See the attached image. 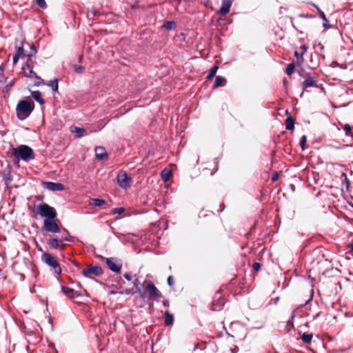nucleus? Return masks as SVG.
<instances>
[{"instance_id":"11","label":"nucleus","mask_w":353,"mask_h":353,"mask_svg":"<svg viewBox=\"0 0 353 353\" xmlns=\"http://www.w3.org/2000/svg\"><path fill=\"white\" fill-rule=\"evenodd\" d=\"M43 186L46 189L54 192L62 191L65 189L64 185L60 183L45 182Z\"/></svg>"},{"instance_id":"47","label":"nucleus","mask_w":353,"mask_h":353,"mask_svg":"<svg viewBox=\"0 0 353 353\" xmlns=\"http://www.w3.org/2000/svg\"><path fill=\"white\" fill-rule=\"evenodd\" d=\"M3 70L1 67H0V81H1V77L3 76Z\"/></svg>"},{"instance_id":"41","label":"nucleus","mask_w":353,"mask_h":353,"mask_svg":"<svg viewBox=\"0 0 353 353\" xmlns=\"http://www.w3.org/2000/svg\"><path fill=\"white\" fill-rule=\"evenodd\" d=\"M252 268L255 271H259L261 269V264L259 263L255 262L253 263Z\"/></svg>"},{"instance_id":"3","label":"nucleus","mask_w":353,"mask_h":353,"mask_svg":"<svg viewBox=\"0 0 353 353\" xmlns=\"http://www.w3.org/2000/svg\"><path fill=\"white\" fill-rule=\"evenodd\" d=\"M142 286L143 289L140 294L141 297L145 298L146 295H148L150 299L154 300L162 296L161 292L152 282L145 280Z\"/></svg>"},{"instance_id":"9","label":"nucleus","mask_w":353,"mask_h":353,"mask_svg":"<svg viewBox=\"0 0 353 353\" xmlns=\"http://www.w3.org/2000/svg\"><path fill=\"white\" fill-rule=\"evenodd\" d=\"M117 183L121 188L126 189L130 185L131 179L125 172L121 171L117 175Z\"/></svg>"},{"instance_id":"36","label":"nucleus","mask_w":353,"mask_h":353,"mask_svg":"<svg viewBox=\"0 0 353 353\" xmlns=\"http://www.w3.org/2000/svg\"><path fill=\"white\" fill-rule=\"evenodd\" d=\"M37 5L42 8H46L47 7V4L45 1V0H36Z\"/></svg>"},{"instance_id":"5","label":"nucleus","mask_w":353,"mask_h":353,"mask_svg":"<svg viewBox=\"0 0 353 353\" xmlns=\"http://www.w3.org/2000/svg\"><path fill=\"white\" fill-rule=\"evenodd\" d=\"M41 259L45 263L50 266L54 270V274H60L61 273V269L59 263L52 255L48 253H43Z\"/></svg>"},{"instance_id":"22","label":"nucleus","mask_w":353,"mask_h":353,"mask_svg":"<svg viewBox=\"0 0 353 353\" xmlns=\"http://www.w3.org/2000/svg\"><path fill=\"white\" fill-rule=\"evenodd\" d=\"M91 204L95 207H101L105 204V201L101 199H92Z\"/></svg>"},{"instance_id":"18","label":"nucleus","mask_w":353,"mask_h":353,"mask_svg":"<svg viewBox=\"0 0 353 353\" xmlns=\"http://www.w3.org/2000/svg\"><path fill=\"white\" fill-rule=\"evenodd\" d=\"M226 83V79L221 76H216L213 88H216L220 86H223Z\"/></svg>"},{"instance_id":"44","label":"nucleus","mask_w":353,"mask_h":353,"mask_svg":"<svg viewBox=\"0 0 353 353\" xmlns=\"http://www.w3.org/2000/svg\"><path fill=\"white\" fill-rule=\"evenodd\" d=\"M319 12H320L321 17V18H322L325 21L327 22V18H326L325 14H324V12H322V11H320V10H319Z\"/></svg>"},{"instance_id":"21","label":"nucleus","mask_w":353,"mask_h":353,"mask_svg":"<svg viewBox=\"0 0 353 353\" xmlns=\"http://www.w3.org/2000/svg\"><path fill=\"white\" fill-rule=\"evenodd\" d=\"M294 128V121L292 117H288L285 120V128L288 130H293Z\"/></svg>"},{"instance_id":"56","label":"nucleus","mask_w":353,"mask_h":353,"mask_svg":"<svg viewBox=\"0 0 353 353\" xmlns=\"http://www.w3.org/2000/svg\"><path fill=\"white\" fill-rule=\"evenodd\" d=\"M352 252H353V245H352V248H351Z\"/></svg>"},{"instance_id":"4","label":"nucleus","mask_w":353,"mask_h":353,"mask_svg":"<svg viewBox=\"0 0 353 353\" xmlns=\"http://www.w3.org/2000/svg\"><path fill=\"white\" fill-rule=\"evenodd\" d=\"M37 211L41 217L46 218L45 219H55L57 215L56 210L45 203L38 205Z\"/></svg>"},{"instance_id":"52","label":"nucleus","mask_w":353,"mask_h":353,"mask_svg":"<svg viewBox=\"0 0 353 353\" xmlns=\"http://www.w3.org/2000/svg\"><path fill=\"white\" fill-rule=\"evenodd\" d=\"M117 292L113 291V290L110 292V294H117Z\"/></svg>"},{"instance_id":"7","label":"nucleus","mask_w":353,"mask_h":353,"mask_svg":"<svg viewBox=\"0 0 353 353\" xmlns=\"http://www.w3.org/2000/svg\"><path fill=\"white\" fill-rule=\"evenodd\" d=\"M105 263L108 268L116 273H119L122 268V263L116 258H105Z\"/></svg>"},{"instance_id":"24","label":"nucleus","mask_w":353,"mask_h":353,"mask_svg":"<svg viewBox=\"0 0 353 353\" xmlns=\"http://www.w3.org/2000/svg\"><path fill=\"white\" fill-rule=\"evenodd\" d=\"M302 341L307 344H310L312 339V334L304 333L301 336Z\"/></svg>"},{"instance_id":"13","label":"nucleus","mask_w":353,"mask_h":353,"mask_svg":"<svg viewBox=\"0 0 353 353\" xmlns=\"http://www.w3.org/2000/svg\"><path fill=\"white\" fill-rule=\"evenodd\" d=\"M22 70H23V73L24 76H26V77L30 78V77H34L38 79H40V78L38 77L37 73H35L32 70V68L30 67V65L28 63L23 65V66L22 67Z\"/></svg>"},{"instance_id":"25","label":"nucleus","mask_w":353,"mask_h":353,"mask_svg":"<svg viewBox=\"0 0 353 353\" xmlns=\"http://www.w3.org/2000/svg\"><path fill=\"white\" fill-rule=\"evenodd\" d=\"M72 132L76 134L77 137H81L84 135L85 129L82 128L74 127Z\"/></svg>"},{"instance_id":"45","label":"nucleus","mask_w":353,"mask_h":353,"mask_svg":"<svg viewBox=\"0 0 353 353\" xmlns=\"http://www.w3.org/2000/svg\"><path fill=\"white\" fill-rule=\"evenodd\" d=\"M19 58H20L19 57H18L17 55H16L14 54V55L13 56V63L16 64L18 62Z\"/></svg>"},{"instance_id":"42","label":"nucleus","mask_w":353,"mask_h":353,"mask_svg":"<svg viewBox=\"0 0 353 353\" xmlns=\"http://www.w3.org/2000/svg\"><path fill=\"white\" fill-rule=\"evenodd\" d=\"M123 277L128 281H131L132 279V276L129 273L124 274Z\"/></svg>"},{"instance_id":"20","label":"nucleus","mask_w":353,"mask_h":353,"mask_svg":"<svg viewBox=\"0 0 353 353\" xmlns=\"http://www.w3.org/2000/svg\"><path fill=\"white\" fill-rule=\"evenodd\" d=\"M161 176L164 181H167L172 176V171L165 168L161 172Z\"/></svg>"},{"instance_id":"27","label":"nucleus","mask_w":353,"mask_h":353,"mask_svg":"<svg viewBox=\"0 0 353 353\" xmlns=\"http://www.w3.org/2000/svg\"><path fill=\"white\" fill-rule=\"evenodd\" d=\"M218 68H219L216 65L213 66L210 69V72H209V73H208V74L207 76V79L209 80V79H211L212 77H214L215 76L216 73V71H217Z\"/></svg>"},{"instance_id":"23","label":"nucleus","mask_w":353,"mask_h":353,"mask_svg":"<svg viewBox=\"0 0 353 353\" xmlns=\"http://www.w3.org/2000/svg\"><path fill=\"white\" fill-rule=\"evenodd\" d=\"M294 56L296 57V65H301L304 62L303 56L300 54L299 52L297 50L294 52Z\"/></svg>"},{"instance_id":"40","label":"nucleus","mask_w":353,"mask_h":353,"mask_svg":"<svg viewBox=\"0 0 353 353\" xmlns=\"http://www.w3.org/2000/svg\"><path fill=\"white\" fill-rule=\"evenodd\" d=\"M16 55H17L18 57H21L23 55V49L22 47H19L16 50V53H15Z\"/></svg>"},{"instance_id":"34","label":"nucleus","mask_w":353,"mask_h":353,"mask_svg":"<svg viewBox=\"0 0 353 353\" xmlns=\"http://www.w3.org/2000/svg\"><path fill=\"white\" fill-rule=\"evenodd\" d=\"M125 211V209L123 208H114L112 210V213L114 214H122L123 212Z\"/></svg>"},{"instance_id":"54","label":"nucleus","mask_w":353,"mask_h":353,"mask_svg":"<svg viewBox=\"0 0 353 353\" xmlns=\"http://www.w3.org/2000/svg\"><path fill=\"white\" fill-rule=\"evenodd\" d=\"M342 176H344L345 180L347 181V176H346V174L345 173H343Z\"/></svg>"},{"instance_id":"38","label":"nucleus","mask_w":353,"mask_h":353,"mask_svg":"<svg viewBox=\"0 0 353 353\" xmlns=\"http://www.w3.org/2000/svg\"><path fill=\"white\" fill-rule=\"evenodd\" d=\"M31 52L28 55V61L30 59V58L37 53L36 48L34 46L32 45L31 47Z\"/></svg>"},{"instance_id":"16","label":"nucleus","mask_w":353,"mask_h":353,"mask_svg":"<svg viewBox=\"0 0 353 353\" xmlns=\"http://www.w3.org/2000/svg\"><path fill=\"white\" fill-rule=\"evenodd\" d=\"M61 290L62 292L70 298H74L77 295V293L69 287L62 286Z\"/></svg>"},{"instance_id":"14","label":"nucleus","mask_w":353,"mask_h":353,"mask_svg":"<svg viewBox=\"0 0 353 353\" xmlns=\"http://www.w3.org/2000/svg\"><path fill=\"white\" fill-rule=\"evenodd\" d=\"M95 155L98 160L103 161L108 159V154L105 149L101 146H97L95 148Z\"/></svg>"},{"instance_id":"10","label":"nucleus","mask_w":353,"mask_h":353,"mask_svg":"<svg viewBox=\"0 0 353 353\" xmlns=\"http://www.w3.org/2000/svg\"><path fill=\"white\" fill-rule=\"evenodd\" d=\"M63 239L50 237L48 240V245L51 249H59L62 251L65 248V244H63Z\"/></svg>"},{"instance_id":"19","label":"nucleus","mask_w":353,"mask_h":353,"mask_svg":"<svg viewBox=\"0 0 353 353\" xmlns=\"http://www.w3.org/2000/svg\"><path fill=\"white\" fill-rule=\"evenodd\" d=\"M32 97L33 99L39 102L40 104L44 103V100L42 98L41 93L39 91H33L32 92Z\"/></svg>"},{"instance_id":"6","label":"nucleus","mask_w":353,"mask_h":353,"mask_svg":"<svg viewBox=\"0 0 353 353\" xmlns=\"http://www.w3.org/2000/svg\"><path fill=\"white\" fill-rule=\"evenodd\" d=\"M43 230L52 233H58L60 232V228L54 221V219H48L43 221Z\"/></svg>"},{"instance_id":"33","label":"nucleus","mask_w":353,"mask_h":353,"mask_svg":"<svg viewBox=\"0 0 353 353\" xmlns=\"http://www.w3.org/2000/svg\"><path fill=\"white\" fill-rule=\"evenodd\" d=\"M74 70L77 73L81 74L83 72L85 69L83 66L74 65Z\"/></svg>"},{"instance_id":"32","label":"nucleus","mask_w":353,"mask_h":353,"mask_svg":"<svg viewBox=\"0 0 353 353\" xmlns=\"http://www.w3.org/2000/svg\"><path fill=\"white\" fill-rule=\"evenodd\" d=\"M343 129L345 132L346 135H347V136L352 135V127L350 125H348V124L345 125Z\"/></svg>"},{"instance_id":"39","label":"nucleus","mask_w":353,"mask_h":353,"mask_svg":"<svg viewBox=\"0 0 353 353\" xmlns=\"http://www.w3.org/2000/svg\"><path fill=\"white\" fill-rule=\"evenodd\" d=\"M120 294H134L136 293V291L133 289H126L123 292H120Z\"/></svg>"},{"instance_id":"37","label":"nucleus","mask_w":353,"mask_h":353,"mask_svg":"<svg viewBox=\"0 0 353 353\" xmlns=\"http://www.w3.org/2000/svg\"><path fill=\"white\" fill-rule=\"evenodd\" d=\"M307 47L305 46V45H302L299 49V52L300 53V54L303 55L307 52Z\"/></svg>"},{"instance_id":"35","label":"nucleus","mask_w":353,"mask_h":353,"mask_svg":"<svg viewBox=\"0 0 353 353\" xmlns=\"http://www.w3.org/2000/svg\"><path fill=\"white\" fill-rule=\"evenodd\" d=\"M306 141H307V137L305 135H303L301 137V141H300V145H301V147L303 150L305 148V144L306 143Z\"/></svg>"},{"instance_id":"8","label":"nucleus","mask_w":353,"mask_h":353,"mask_svg":"<svg viewBox=\"0 0 353 353\" xmlns=\"http://www.w3.org/2000/svg\"><path fill=\"white\" fill-rule=\"evenodd\" d=\"M84 276L91 278L92 276H99L103 274V270L100 266H90L82 270Z\"/></svg>"},{"instance_id":"12","label":"nucleus","mask_w":353,"mask_h":353,"mask_svg":"<svg viewBox=\"0 0 353 353\" xmlns=\"http://www.w3.org/2000/svg\"><path fill=\"white\" fill-rule=\"evenodd\" d=\"M232 2V0H222L221 7L219 12L221 15H225L226 14H228L230 10Z\"/></svg>"},{"instance_id":"31","label":"nucleus","mask_w":353,"mask_h":353,"mask_svg":"<svg viewBox=\"0 0 353 353\" xmlns=\"http://www.w3.org/2000/svg\"><path fill=\"white\" fill-rule=\"evenodd\" d=\"M49 85L51 87L53 91H57L58 90V81L57 79H54L53 81H51Z\"/></svg>"},{"instance_id":"50","label":"nucleus","mask_w":353,"mask_h":353,"mask_svg":"<svg viewBox=\"0 0 353 353\" xmlns=\"http://www.w3.org/2000/svg\"><path fill=\"white\" fill-rule=\"evenodd\" d=\"M237 350H238L237 347H235L234 349L232 350V353H236L237 352Z\"/></svg>"},{"instance_id":"29","label":"nucleus","mask_w":353,"mask_h":353,"mask_svg":"<svg viewBox=\"0 0 353 353\" xmlns=\"http://www.w3.org/2000/svg\"><path fill=\"white\" fill-rule=\"evenodd\" d=\"M163 26L167 30H172L175 28V23L174 21H166Z\"/></svg>"},{"instance_id":"48","label":"nucleus","mask_w":353,"mask_h":353,"mask_svg":"<svg viewBox=\"0 0 353 353\" xmlns=\"http://www.w3.org/2000/svg\"><path fill=\"white\" fill-rule=\"evenodd\" d=\"M163 304L164 306H168L169 301L168 300H164L163 302Z\"/></svg>"},{"instance_id":"15","label":"nucleus","mask_w":353,"mask_h":353,"mask_svg":"<svg viewBox=\"0 0 353 353\" xmlns=\"http://www.w3.org/2000/svg\"><path fill=\"white\" fill-rule=\"evenodd\" d=\"M316 83L317 81L315 78L307 77L303 82L302 87L303 89H306L310 87H315L316 86Z\"/></svg>"},{"instance_id":"55","label":"nucleus","mask_w":353,"mask_h":353,"mask_svg":"<svg viewBox=\"0 0 353 353\" xmlns=\"http://www.w3.org/2000/svg\"><path fill=\"white\" fill-rule=\"evenodd\" d=\"M224 208H225V206L223 205V208H222V209H221L220 212L223 211V209H224Z\"/></svg>"},{"instance_id":"2","label":"nucleus","mask_w":353,"mask_h":353,"mask_svg":"<svg viewBox=\"0 0 353 353\" xmlns=\"http://www.w3.org/2000/svg\"><path fill=\"white\" fill-rule=\"evenodd\" d=\"M34 103L28 101H21L17 105V116L19 120H24L29 117L34 110Z\"/></svg>"},{"instance_id":"46","label":"nucleus","mask_w":353,"mask_h":353,"mask_svg":"<svg viewBox=\"0 0 353 353\" xmlns=\"http://www.w3.org/2000/svg\"><path fill=\"white\" fill-rule=\"evenodd\" d=\"M12 85V83L10 84V85H7L5 88H4V92H8L10 87Z\"/></svg>"},{"instance_id":"43","label":"nucleus","mask_w":353,"mask_h":353,"mask_svg":"<svg viewBox=\"0 0 353 353\" xmlns=\"http://www.w3.org/2000/svg\"><path fill=\"white\" fill-rule=\"evenodd\" d=\"M168 283L170 286H172L174 283L173 279L171 276H168Z\"/></svg>"},{"instance_id":"53","label":"nucleus","mask_w":353,"mask_h":353,"mask_svg":"<svg viewBox=\"0 0 353 353\" xmlns=\"http://www.w3.org/2000/svg\"><path fill=\"white\" fill-rule=\"evenodd\" d=\"M40 83H41V82H39V81L35 82L34 85L39 86L40 85Z\"/></svg>"},{"instance_id":"49","label":"nucleus","mask_w":353,"mask_h":353,"mask_svg":"<svg viewBox=\"0 0 353 353\" xmlns=\"http://www.w3.org/2000/svg\"><path fill=\"white\" fill-rule=\"evenodd\" d=\"M278 179V176L275 175L272 176V181H276Z\"/></svg>"},{"instance_id":"1","label":"nucleus","mask_w":353,"mask_h":353,"mask_svg":"<svg viewBox=\"0 0 353 353\" xmlns=\"http://www.w3.org/2000/svg\"><path fill=\"white\" fill-rule=\"evenodd\" d=\"M12 154L14 156L15 163H18L20 160L28 162L34 159L33 150L26 145H21L12 148Z\"/></svg>"},{"instance_id":"28","label":"nucleus","mask_w":353,"mask_h":353,"mask_svg":"<svg viewBox=\"0 0 353 353\" xmlns=\"http://www.w3.org/2000/svg\"><path fill=\"white\" fill-rule=\"evenodd\" d=\"M133 285L136 288V292L139 293V294H141V291H142V289L139 286L140 285V281L138 279H135L134 281H133Z\"/></svg>"},{"instance_id":"30","label":"nucleus","mask_w":353,"mask_h":353,"mask_svg":"<svg viewBox=\"0 0 353 353\" xmlns=\"http://www.w3.org/2000/svg\"><path fill=\"white\" fill-rule=\"evenodd\" d=\"M294 63H290L286 68V74L288 75H291L294 72Z\"/></svg>"},{"instance_id":"26","label":"nucleus","mask_w":353,"mask_h":353,"mask_svg":"<svg viewBox=\"0 0 353 353\" xmlns=\"http://www.w3.org/2000/svg\"><path fill=\"white\" fill-rule=\"evenodd\" d=\"M224 299H220L217 303H213L212 307L214 310H221V307L224 305Z\"/></svg>"},{"instance_id":"51","label":"nucleus","mask_w":353,"mask_h":353,"mask_svg":"<svg viewBox=\"0 0 353 353\" xmlns=\"http://www.w3.org/2000/svg\"><path fill=\"white\" fill-rule=\"evenodd\" d=\"M61 239H63V241H70V239L65 237V238H61Z\"/></svg>"},{"instance_id":"17","label":"nucleus","mask_w":353,"mask_h":353,"mask_svg":"<svg viewBox=\"0 0 353 353\" xmlns=\"http://www.w3.org/2000/svg\"><path fill=\"white\" fill-rule=\"evenodd\" d=\"M164 321L165 325H172L174 323V316L168 311H166L164 314Z\"/></svg>"}]
</instances>
